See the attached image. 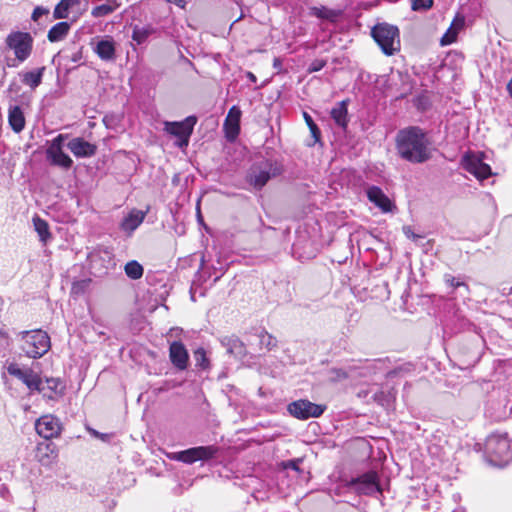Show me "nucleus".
I'll return each mask as SVG.
<instances>
[{
    "label": "nucleus",
    "instance_id": "1",
    "mask_svg": "<svg viewBox=\"0 0 512 512\" xmlns=\"http://www.w3.org/2000/svg\"><path fill=\"white\" fill-rule=\"evenodd\" d=\"M431 140L428 133L419 126L400 129L395 137L398 156L412 164H423L432 157Z\"/></svg>",
    "mask_w": 512,
    "mask_h": 512
},
{
    "label": "nucleus",
    "instance_id": "2",
    "mask_svg": "<svg viewBox=\"0 0 512 512\" xmlns=\"http://www.w3.org/2000/svg\"><path fill=\"white\" fill-rule=\"evenodd\" d=\"M486 461L496 467H503L512 461L511 441L507 433H492L484 444Z\"/></svg>",
    "mask_w": 512,
    "mask_h": 512
},
{
    "label": "nucleus",
    "instance_id": "3",
    "mask_svg": "<svg viewBox=\"0 0 512 512\" xmlns=\"http://www.w3.org/2000/svg\"><path fill=\"white\" fill-rule=\"evenodd\" d=\"M371 36L385 55L391 56L400 50V33L395 25L378 23L371 29Z\"/></svg>",
    "mask_w": 512,
    "mask_h": 512
},
{
    "label": "nucleus",
    "instance_id": "4",
    "mask_svg": "<svg viewBox=\"0 0 512 512\" xmlns=\"http://www.w3.org/2000/svg\"><path fill=\"white\" fill-rule=\"evenodd\" d=\"M283 171V165L278 160L264 159L251 167L248 179L254 188L260 190L270 179L281 175Z\"/></svg>",
    "mask_w": 512,
    "mask_h": 512
},
{
    "label": "nucleus",
    "instance_id": "5",
    "mask_svg": "<svg viewBox=\"0 0 512 512\" xmlns=\"http://www.w3.org/2000/svg\"><path fill=\"white\" fill-rule=\"evenodd\" d=\"M22 351L30 358H40L50 349V337L40 329L21 332Z\"/></svg>",
    "mask_w": 512,
    "mask_h": 512
},
{
    "label": "nucleus",
    "instance_id": "6",
    "mask_svg": "<svg viewBox=\"0 0 512 512\" xmlns=\"http://www.w3.org/2000/svg\"><path fill=\"white\" fill-rule=\"evenodd\" d=\"M218 452L219 448L215 445L196 446L182 451L170 452L167 454V457L170 460L191 465L197 461L210 460L214 458Z\"/></svg>",
    "mask_w": 512,
    "mask_h": 512
},
{
    "label": "nucleus",
    "instance_id": "7",
    "mask_svg": "<svg viewBox=\"0 0 512 512\" xmlns=\"http://www.w3.org/2000/svg\"><path fill=\"white\" fill-rule=\"evenodd\" d=\"M196 123L197 117L191 115L180 122H165V131L176 139L175 145L177 147L184 148L189 144Z\"/></svg>",
    "mask_w": 512,
    "mask_h": 512
},
{
    "label": "nucleus",
    "instance_id": "8",
    "mask_svg": "<svg viewBox=\"0 0 512 512\" xmlns=\"http://www.w3.org/2000/svg\"><path fill=\"white\" fill-rule=\"evenodd\" d=\"M348 487L362 495H373L382 492L378 474L374 470L352 477L348 482Z\"/></svg>",
    "mask_w": 512,
    "mask_h": 512
},
{
    "label": "nucleus",
    "instance_id": "9",
    "mask_svg": "<svg viewBox=\"0 0 512 512\" xmlns=\"http://www.w3.org/2000/svg\"><path fill=\"white\" fill-rule=\"evenodd\" d=\"M6 44L14 51L15 57L23 62L31 54L33 38L27 32H12L7 36Z\"/></svg>",
    "mask_w": 512,
    "mask_h": 512
},
{
    "label": "nucleus",
    "instance_id": "10",
    "mask_svg": "<svg viewBox=\"0 0 512 512\" xmlns=\"http://www.w3.org/2000/svg\"><path fill=\"white\" fill-rule=\"evenodd\" d=\"M8 373L24 383L30 391L44 392L45 387L40 376L31 368H21L16 363H10Z\"/></svg>",
    "mask_w": 512,
    "mask_h": 512
},
{
    "label": "nucleus",
    "instance_id": "11",
    "mask_svg": "<svg viewBox=\"0 0 512 512\" xmlns=\"http://www.w3.org/2000/svg\"><path fill=\"white\" fill-rule=\"evenodd\" d=\"M326 407L323 405L315 404L306 399L293 401L287 406L288 412L295 418L306 420L309 418H317L321 416Z\"/></svg>",
    "mask_w": 512,
    "mask_h": 512
},
{
    "label": "nucleus",
    "instance_id": "12",
    "mask_svg": "<svg viewBox=\"0 0 512 512\" xmlns=\"http://www.w3.org/2000/svg\"><path fill=\"white\" fill-rule=\"evenodd\" d=\"M462 167L480 182L489 178L493 174L490 165L483 162L479 156L473 153H467L463 156Z\"/></svg>",
    "mask_w": 512,
    "mask_h": 512
},
{
    "label": "nucleus",
    "instance_id": "13",
    "mask_svg": "<svg viewBox=\"0 0 512 512\" xmlns=\"http://www.w3.org/2000/svg\"><path fill=\"white\" fill-rule=\"evenodd\" d=\"M63 138L64 136L60 134L53 140L51 146L47 150V156L53 165L64 169H70L73 165V160L62 150Z\"/></svg>",
    "mask_w": 512,
    "mask_h": 512
},
{
    "label": "nucleus",
    "instance_id": "14",
    "mask_svg": "<svg viewBox=\"0 0 512 512\" xmlns=\"http://www.w3.org/2000/svg\"><path fill=\"white\" fill-rule=\"evenodd\" d=\"M35 429L39 436L45 439L57 437L61 432V423L53 415H44L35 423Z\"/></svg>",
    "mask_w": 512,
    "mask_h": 512
},
{
    "label": "nucleus",
    "instance_id": "15",
    "mask_svg": "<svg viewBox=\"0 0 512 512\" xmlns=\"http://www.w3.org/2000/svg\"><path fill=\"white\" fill-rule=\"evenodd\" d=\"M114 266L113 256L108 250L99 251L90 256V267L96 276L106 274L108 269Z\"/></svg>",
    "mask_w": 512,
    "mask_h": 512
},
{
    "label": "nucleus",
    "instance_id": "16",
    "mask_svg": "<svg viewBox=\"0 0 512 512\" xmlns=\"http://www.w3.org/2000/svg\"><path fill=\"white\" fill-rule=\"evenodd\" d=\"M169 358L172 365L180 371L186 370L189 363V354L185 345L180 341H173L169 347Z\"/></svg>",
    "mask_w": 512,
    "mask_h": 512
},
{
    "label": "nucleus",
    "instance_id": "17",
    "mask_svg": "<svg viewBox=\"0 0 512 512\" xmlns=\"http://www.w3.org/2000/svg\"><path fill=\"white\" fill-rule=\"evenodd\" d=\"M67 148L77 158H88L96 154L97 146L81 137H75L67 143Z\"/></svg>",
    "mask_w": 512,
    "mask_h": 512
},
{
    "label": "nucleus",
    "instance_id": "18",
    "mask_svg": "<svg viewBox=\"0 0 512 512\" xmlns=\"http://www.w3.org/2000/svg\"><path fill=\"white\" fill-rule=\"evenodd\" d=\"M241 115L242 112L238 106L234 105L229 109L224 121V129L227 139L234 140L239 135Z\"/></svg>",
    "mask_w": 512,
    "mask_h": 512
},
{
    "label": "nucleus",
    "instance_id": "19",
    "mask_svg": "<svg viewBox=\"0 0 512 512\" xmlns=\"http://www.w3.org/2000/svg\"><path fill=\"white\" fill-rule=\"evenodd\" d=\"M367 197L369 201L381 209L382 212H391L395 208V205L390 198L378 186H370L367 189Z\"/></svg>",
    "mask_w": 512,
    "mask_h": 512
},
{
    "label": "nucleus",
    "instance_id": "20",
    "mask_svg": "<svg viewBox=\"0 0 512 512\" xmlns=\"http://www.w3.org/2000/svg\"><path fill=\"white\" fill-rule=\"evenodd\" d=\"M8 123L13 132L20 133L24 130L26 120L20 106H11L8 111Z\"/></svg>",
    "mask_w": 512,
    "mask_h": 512
},
{
    "label": "nucleus",
    "instance_id": "21",
    "mask_svg": "<svg viewBox=\"0 0 512 512\" xmlns=\"http://www.w3.org/2000/svg\"><path fill=\"white\" fill-rule=\"evenodd\" d=\"M464 25H465L464 17H462V16L455 17L454 20L452 21L450 27L447 29V31L441 38V41H440L441 45L446 46V45H450L453 42H455L457 39L458 33L463 29Z\"/></svg>",
    "mask_w": 512,
    "mask_h": 512
},
{
    "label": "nucleus",
    "instance_id": "22",
    "mask_svg": "<svg viewBox=\"0 0 512 512\" xmlns=\"http://www.w3.org/2000/svg\"><path fill=\"white\" fill-rule=\"evenodd\" d=\"M330 115L337 126L346 129L348 126V101L343 100L338 102L336 106L331 109Z\"/></svg>",
    "mask_w": 512,
    "mask_h": 512
},
{
    "label": "nucleus",
    "instance_id": "23",
    "mask_svg": "<svg viewBox=\"0 0 512 512\" xmlns=\"http://www.w3.org/2000/svg\"><path fill=\"white\" fill-rule=\"evenodd\" d=\"M221 344L226 348L227 353L235 357H244L246 355V348L243 342L236 336L223 337Z\"/></svg>",
    "mask_w": 512,
    "mask_h": 512
},
{
    "label": "nucleus",
    "instance_id": "24",
    "mask_svg": "<svg viewBox=\"0 0 512 512\" xmlns=\"http://www.w3.org/2000/svg\"><path fill=\"white\" fill-rule=\"evenodd\" d=\"M44 71L45 67L43 66L32 71L23 72L20 74L21 82L34 90L41 84Z\"/></svg>",
    "mask_w": 512,
    "mask_h": 512
},
{
    "label": "nucleus",
    "instance_id": "25",
    "mask_svg": "<svg viewBox=\"0 0 512 512\" xmlns=\"http://www.w3.org/2000/svg\"><path fill=\"white\" fill-rule=\"evenodd\" d=\"M371 399L382 407H390L395 400V392L393 389L377 388L375 391L371 390Z\"/></svg>",
    "mask_w": 512,
    "mask_h": 512
},
{
    "label": "nucleus",
    "instance_id": "26",
    "mask_svg": "<svg viewBox=\"0 0 512 512\" xmlns=\"http://www.w3.org/2000/svg\"><path fill=\"white\" fill-rule=\"evenodd\" d=\"M150 211V205H146L144 209L132 208L129 214V229L130 235L134 232L144 221Z\"/></svg>",
    "mask_w": 512,
    "mask_h": 512
},
{
    "label": "nucleus",
    "instance_id": "27",
    "mask_svg": "<svg viewBox=\"0 0 512 512\" xmlns=\"http://www.w3.org/2000/svg\"><path fill=\"white\" fill-rule=\"evenodd\" d=\"M70 30V24L68 22H58L50 28L47 34V38L50 42H58L63 40Z\"/></svg>",
    "mask_w": 512,
    "mask_h": 512
},
{
    "label": "nucleus",
    "instance_id": "28",
    "mask_svg": "<svg viewBox=\"0 0 512 512\" xmlns=\"http://www.w3.org/2000/svg\"><path fill=\"white\" fill-rule=\"evenodd\" d=\"M94 50L102 60H112L114 58L115 47L111 40H100Z\"/></svg>",
    "mask_w": 512,
    "mask_h": 512
},
{
    "label": "nucleus",
    "instance_id": "29",
    "mask_svg": "<svg viewBox=\"0 0 512 512\" xmlns=\"http://www.w3.org/2000/svg\"><path fill=\"white\" fill-rule=\"evenodd\" d=\"M119 7V3L116 0H108L106 3L95 6L91 14L95 18H100L113 13Z\"/></svg>",
    "mask_w": 512,
    "mask_h": 512
},
{
    "label": "nucleus",
    "instance_id": "30",
    "mask_svg": "<svg viewBox=\"0 0 512 512\" xmlns=\"http://www.w3.org/2000/svg\"><path fill=\"white\" fill-rule=\"evenodd\" d=\"M254 337L258 340L260 348L264 347L267 350H272L277 346V339L264 329H262L258 334H255Z\"/></svg>",
    "mask_w": 512,
    "mask_h": 512
},
{
    "label": "nucleus",
    "instance_id": "31",
    "mask_svg": "<svg viewBox=\"0 0 512 512\" xmlns=\"http://www.w3.org/2000/svg\"><path fill=\"white\" fill-rule=\"evenodd\" d=\"M33 224L35 231L39 235L40 240L46 243L47 240L51 237L48 223L45 220L41 219L40 217L36 216L33 218Z\"/></svg>",
    "mask_w": 512,
    "mask_h": 512
},
{
    "label": "nucleus",
    "instance_id": "32",
    "mask_svg": "<svg viewBox=\"0 0 512 512\" xmlns=\"http://www.w3.org/2000/svg\"><path fill=\"white\" fill-rule=\"evenodd\" d=\"M303 117H304V120H305L309 130H310L311 136L314 139L313 143L308 144L309 146H312L315 143L320 142L321 131H320L319 127L317 126V124L314 122V120L310 114H308L307 112H303Z\"/></svg>",
    "mask_w": 512,
    "mask_h": 512
},
{
    "label": "nucleus",
    "instance_id": "33",
    "mask_svg": "<svg viewBox=\"0 0 512 512\" xmlns=\"http://www.w3.org/2000/svg\"><path fill=\"white\" fill-rule=\"evenodd\" d=\"M59 385V379H46V385H44L45 390L42 392L44 397H47L48 399H54V394L61 393L58 391Z\"/></svg>",
    "mask_w": 512,
    "mask_h": 512
},
{
    "label": "nucleus",
    "instance_id": "34",
    "mask_svg": "<svg viewBox=\"0 0 512 512\" xmlns=\"http://www.w3.org/2000/svg\"><path fill=\"white\" fill-rule=\"evenodd\" d=\"M144 274L143 266L136 260H130L129 263V277L130 280L140 279Z\"/></svg>",
    "mask_w": 512,
    "mask_h": 512
},
{
    "label": "nucleus",
    "instance_id": "35",
    "mask_svg": "<svg viewBox=\"0 0 512 512\" xmlns=\"http://www.w3.org/2000/svg\"><path fill=\"white\" fill-rule=\"evenodd\" d=\"M69 11H71V9L68 3L65 0H61L54 9L53 17L55 19H65L68 17Z\"/></svg>",
    "mask_w": 512,
    "mask_h": 512
},
{
    "label": "nucleus",
    "instance_id": "36",
    "mask_svg": "<svg viewBox=\"0 0 512 512\" xmlns=\"http://www.w3.org/2000/svg\"><path fill=\"white\" fill-rule=\"evenodd\" d=\"M194 359L197 367L206 369L209 366V360L204 348L200 347L194 351Z\"/></svg>",
    "mask_w": 512,
    "mask_h": 512
},
{
    "label": "nucleus",
    "instance_id": "37",
    "mask_svg": "<svg viewBox=\"0 0 512 512\" xmlns=\"http://www.w3.org/2000/svg\"><path fill=\"white\" fill-rule=\"evenodd\" d=\"M313 14L320 19L333 20L337 17V13L334 10L327 9L325 7L314 8Z\"/></svg>",
    "mask_w": 512,
    "mask_h": 512
},
{
    "label": "nucleus",
    "instance_id": "38",
    "mask_svg": "<svg viewBox=\"0 0 512 512\" xmlns=\"http://www.w3.org/2000/svg\"><path fill=\"white\" fill-rule=\"evenodd\" d=\"M444 278H445L446 284L448 286L452 287L454 290L464 288L465 292H469V287L465 282L460 281L459 279H457L449 274H446Z\"/></svg>",
    "mask_w": 512,
    "mask_h": 512
},
{
    "label": "nucleus",
    "instance_id": "39",
    "mask_svg": "<svg viewBox=\"0 0 512 512\" xmlns=\"http://www.w3.org/2000/svg\"><path fill=\"white\" fill-rule=\"evenodd\" d=\"M303 462V459L302 458H294V459H289V460H286V461H282L281 462V466L283 467V469L285 470H293V471H296V472H301V469H300V464Z\"/></svg>",
    "mask_w": 512,
    "mask_h": 512
},
{
    "label": "nucleus",
    "instance_id": "40",
    "mask_svg": "<svg viewBox=\"0 0 512 512\" xmlns=\"http://www.w3.org/2000/svg\"><path fill=\"white\" fill-rule=\"evenodd\" d=\"M150 35V30L148 29H139L135 27L133 30L132 38L137 44H142L146 41L148 36Z\"/></svg>",
    "mask_w": 512,
    "mask_h": 512
},
{
    "label": "nucleus",
    "instance_id": "41",
    "mask_svg": "<svg viewBox=\"0 0 512 512\" xmlns=\"http://www.w3.org/2000/svg\"><path fill=\"white\" fill-rule=\"evenodd\" d=\"M433 0H412L411 8L413 11H424L432 7Z\"/></svg>",
    "mask_w": 512,
    "mask_h": 512
},
{
    "label": "nucleus",
    "instance_id": "42",
    "mask_svg": "<svg viewBox=\"0 0 512 512\" xmlns=\"http://www.w3.org/2000/svg\"><path fill=\"white\" fill-rule=\"evenodd\" d=\"M348 377V374L345 370L342 368H333L330 370V378L333 381H340L343 379H346Z\"/></svg>",
    "mask_w": 512,
    "mask_h": 512
},
{
    "label": "nucleus",
    "instance_id": "43",
    "mask_svg": "<svg viewBox=\"0 0 512 512\" xmlns=\"http://www.w3.org/2000/svg\"><path fill=\"white\" fill-rule=\"evenodd\" d=\"M326 65V61L323 60V59H315L313 60L309 67H308V72L309 73H313V72H318L320 70H322Z\"/></svg>",
    "mask_w": 512,
    "mask_h": 512
},
{
    "label": "nucleus",
    "instance_id": "44",
    "mask_svg": "<svg viewBox=\"0 0 512 512\" xmlns=\"http://www.w3.org/2000/svg\"><path fill=\"white\" fill-rule=\"evenodd\" d=\"M88 282L87 280H83V281H77V282H74L73 285H72V289H71V292L73 294H80V293H83L86 289V286L88 285Z\"/></svg>",
    "mask_w": 512,
    "mask_h": 512
},
{
    "label": "nucleus",
    "instance_id": "45",
    "mask_svg": "<svg viewBox=\"0 0 512 512\" xmlns=\"http://www.w3.org/2000/svg\"><path fill=\"white\" fill-rule=\"evenodd\" d=\"M48 13L49 10L47 8L37 6L34 8L31 18L33 21H38L41 16L47 15Z\"/></svg>",
    "mask_w": 512,
    "mask_h": 512
},
{
    "label": "nucleus",
    "instance_id": "46",
    "mask_svg": "<svg viewBox=\"0 0 512 512\" xmlns=\"http://www.w3.org/2000/svg\"><path fill=\"white\" fill-rule=\"evenodd\" d=\"M403 232L407 236V238H409V239L416 240L418 238H422V236L414 233L410 226H404L403 227Z\"/></svg>",
    "mask_w": 512,
    "mask_h": 512
},
{
    "label": "nucleus",
    "instance_id": "47",
    "mask_svg": "<svg viewBox=\"0 0 512 512\" xmlns=\"http://www.w3.org/2000/svg\"><path fill=\"white\" fill-rule=\"evenodd\" d=\"M88 431L89 433L96 437V438H99L101 439L102 441H107L109 439V435L108 434H103V433H100L98 432L97 430L93 429V428H88Z\"/></svg>",
    "mask_w": 512,
    "mask_h": 512
},
{
    "label": "nucleus",
    "instance_id": "48",
    "mask_svg": "<svg viewBox=\"0 0 512 512\" xmlns=\"http://www.w3.org/2000/svg\"><path fill=\"white\" fill-rule=\"evenodd\" d=\"M65 1L68 3L71 11L78 12L81 9L80 5H81L82 0H65Z\"/></svg>",
    "mask_w": 512,
    "mask_h": 512
},
{
    "label": "nucleus",
    "instance_id": "49",
    "mask_svg": "<svg viewBox=\"0 0 512 512\" xmlns=\"http://www.w3.org/2000/svg\"><path fill=\"white\" fill-rule=\"evenodd\" d=\"M168 3L175 4L180 8H184L186 5V0H165Z\"/></svg>",
    "mask_w": 512,
    "mask_h": 512
},
{
    "label": "nucleus",
    "instance_id": "50",
    "mask_svg": "<svg viewBox=\"0 0 512 512\" xmlns=\"http://www.w3.org/2000/svg\"><path fill=\"white\" fill-rule=\"evenodd\" d=\"M273 67L276 69H280L282 67V61L280 58H275L273 61Z\"/></svg>",
    "mask_w": 512,
    "mask_h": 512
},
{
    "label": "nucleus",
    "instance_id": "51",
    "mask_svg": "<svg viewBox=\"0 0 512 512\" xmlns=\"http://www.w3.org/2000/svg\"><path fill=\"white\" fill-rule=\"evenodd\" d=\"M121 226L124 230L128 229V216L123 217L121 221Z\"/></svg>",
    "mask_w": 512,
    "mask_h": 512
},
{
    "label": "nucleus",
    "instance_id": "52",
    "mask_svg": "<svg viewBox=\"0 0 512 512\" xmlns=\"http://www.w3.org/2000/svg\"><path fill=\"white\" fill-rule=\"evenodd\" d=\"M247 78L253 83L257 81V77L252 72H247Z\"/></svg>",
    "mask_w": 512,
    "mask_h": 512
},
{
    "label": "nucleus",
    "instance_id": "53",
    "mask_svg": "<svg viewBox=\"0 0 512 512\" xmlns=\"http://www.w3.org/2000/svg\"><path fill=\"white\" fill-rule=\"evenodd\" d=\"M80 58H81V54H80V53H75V54L72 56L71 60H72L73 62H77V61H79V60H80Z\"/></svg>",
    "mask_w": 512,
    "mask_h": 512
},
{
    "label": "nucleus",
    "instance_id": "54",
    "mask_svg": "<svg viewBox=\"0 0 512 512\" xmlns=\"http://www.w3.org/2000/svg\"><path fill=\"white\" fill-rule=\"evenodd\" d=\"M456 291H458L460 296H462V297H466L469 293V292H465L464 288L456 289Z\"/></svg>",
    "mask_w": 512,
    "mask_h": 512
},
{
    "label": "nucleus",
    "instance_id": "55",
    "mask_svg": "<svg viewBox=\"0 0 512 512\" xmlns=\"http://www.w3.org/2000/svg\"><path fill=\"white\" fill-rule=\"evenodd\" d=\"M507 89L509 91L510 96L512 97V79L509 81Z\"/></svg>",
    "mask_w": 512,
    "mask_h": 512
},
{
    "label": "nucleus",
    "instance_id": "56",
    "mask_svg": "<svg viewBox=\"0 0 512 512\" xmlns=\"http://www.w3.org/2000/svg\"><path fill=\"white\" fill-rule=\"evenodd\" d=\"M123 269H124L125 274L128 276V269H129L128 262L123 266Z\"/></svg>",
    "mask_w": 512,
    "mask_h": 512
},
{
    "label": "nucleus",
    "instance_id": "57",
    "mask_svg": "<svg viewBox=\"0 0 512 512\" xmlns=\"http://www.w3.org/2000/svg\"><path fill=\"white\" fill-rule=\"evenodd\" d=\"M222 275H223V272L220 275L216 276L215 279H214V282H217Z\"/></svg>",
    "mask_w": 512,
    "mask_h": 512
},
{
    "label": "nucleus",
    "instance_id": "58",
    "mask_svg": "<svg viewBox=\"0 0 512 512\" xmlns=\"http://www.w3.org/2000/svg\"><path fill=\"white\" fill-rule=\"evenodd\" d=\"M40 462H42V464H46V462L44 461V457L40 459Z\"/></svg>",
    "mask_w": 512,
    "mask_h": 512
}]
</instances>
